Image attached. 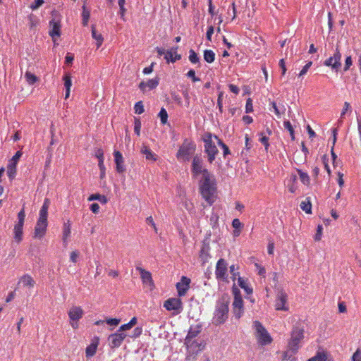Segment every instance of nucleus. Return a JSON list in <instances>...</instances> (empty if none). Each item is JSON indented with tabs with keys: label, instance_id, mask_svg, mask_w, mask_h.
Here are the masks:
<instances>
[{
	"label": "nucleus",
	"instance_id": "obj_21",
	"mask_svg": "<svg viewBox=\"0 0 361 361\" xmlns=\"http://www.w3.org/2000/svg\"><path fill=\"white\" fill-rule=\"evenodd\" d=\"M50 205V200L45 198L43 204L39 210V218L37 221L47 222L48 209Z\"/></svg>",
	"mask_w": 361,
	"mask_h": 361
},
{
	"label": "nucleus",
	"instance_id": "obj_16",
	"mask_svg": "<svg viewBox=\"0 0 361 361\" xmlns=\"http://www.w3.org/2000/svg\"><path fill=\"white\" fill-rule=\"evenodd\" d=\"M164 307L168 311H175L174 314H178L180 309V300L179 298H169L164 303Z\"/></svg>",
	"mask_w": 361,
	"mask_h": 361
},
{
	"label": "nucleus",
	"instance_id": "obj_10",
	"mask_svg": "<svg viewBox=\"0 0 361 361\" xmlns=\"http://www.w3.org/2000/svg\"><path fill=\"white\" fill-rule=\"evenodd\" d=\"M136 270H137L140 274L142 283L148 286L149 290H153L155 288V285L152 279V274L140 267H136Z\"/></svg>",
	"mask_w": 361,
	"mask_h": 361
},
{
	"label": "nucleus",
	"instance_id": "obj_11",
	"mask_svg": "<svg viewBox=\"0 0 361 361\" xmlns=\"http://www.w3.org/2000/svg\"><path fill=\"white\" fill-rule=\"evenodd\" d=\"M205 171H208L203 167V160L200 156L196 155L193 157L191 166V171L195 176L199 175L203 176Z\"/></svg>",
	"mask_w": 361,
	"mask_h": 361
},
{
	"label": "nucleus",
	"instance_id": "obj_56",
	"mask_svg": "<svg viewBox=\"0 0 361 361\" xmlns=\"http://www.w3.org/2000/svg\"><path fill=\"white\" fill-rule=\"evenodd\" d=\"M351 361H361V350L360 349H357L353 353Z\"/></svg>",
	"mask_w": 361,
	"mask_h": 361
},
{
	"label": "nucleus",
	"instance_id": "obj_54",
	"mask_svg": "<svg viewBox=\"0 0 361 361\" xmlns=\"http://www.w3.org/2000/svg\"><path fill=\"white\" fill-rule=\"evenodd\" d=\"M44 4V0H35V2L30 5L32 10H36Z\"/></svg>",
	"mask_w": 361,
	"mask_h": 361
},
{
	"label": "nucleus",
	"instance_id": "obj_60",
	"mask_svg": "<svg viewBox=\"0 0 361 361\" xmlns=\"http://www.w3.org/2000/svg\"><path fill=\"white\" fill-rule=\"evenodd\" d=\"M322 162L324 164L325 169L328 172L329 175H330L331 174V170H330V167H329V166L328 164V158H327L326 155H324L322 157Z\"/></svg>",
	"mask_w": 361,
	"mask_h": 361
},
{
	"label": "nucleus",
	"instance_id": "obj_3",
	"mask_svg": "<svg viewBox=\"0 0 361 361\" xmlns=\"http://www.w3.org/2000/svg\"><path fill=\"white\" fill-rule=\"evenodd\" d=\"M187 355L186 360H193L195 356L202 351L205 346V343L203 338H197L190 341V339H185V343Z\"/></svg>",
	"mask_w": 361,
	"mask_h": 361
},
{
	"label": "nucleus",
	"instance_id": "obj_45",
	"mask_svg": "<svg viewBox=\"0 0 361 361\" xmlns=\"http://www.w3.org/2000/svg\"><path fill=\"white\" fill-rule=\"evenodd\" d=\"M288 350L283 354V359L290 361H295V358L293 357L295 353H292V350H290L288 346Z\"/></svg>",
	"mask_w": 361,
	"mask_h": 361
},
{
	"label": "nucleus",
	"instance_id": "obj_30",
	"mask_svg": "<svg viewBox=\"0 0 361 361\" xmlns=\"http://www.w3.org/2000/svg\"><path fill=\"white\" fill-rule=\"evenodd\" d=\"M98 343H92L85 349V355L87 358L94 356L97 352Z\"/></svg>",
	"mask_w": 361,
	"mask_h": 361
},
{
	"label": "nucleus",
	"instance_id": "obj_49",
	"mask_svg": "<svg viewBox=\"0 0 361 361\" xmlns=\"http://www.w3.org/2000/svg\"><path fill=\"white\" fill-rule=\"evenodd\" d=\"M120 322L121 319L117 318H108L106 319V323L111 326H118Z\"/></svg>",
	"mask_w": 361,
	"mask_h": 361
},
{
	"label": "nucleus",
	"instance_id": "obj_40",
	"mask_svg": "<svg viewBox=\"0 0 361 361\" xmlns=\"http://www.w3.org/2000/svg\"><path fill=\"white\" fill-rule=\"evenodd\" d=\"M158 117L160 118L161 123L162 125H165L168 121V113L164 108H161L159 113L158 114Z\"/></svg>",
	"mask_w": 361,
	"mask_h": 361
},
{
	"label": "nucleus",
	"instance_id": "obj_48",
	"mask_svg": "<svg viewBox=\"0 0 361 361\" xmlns=\"http://www.w3.org/2000/svg\"><path fill=\"white\" fill-rule=\"evenodd\" d=\"M95 157L98 159L99 162L102 161L104 162V152L102 149L98 148L95 151Z\"/></svg>",
	"mask_w": 361,
	"mask_h": 361
},
{
	"label": "nucleus",
	"instance_id": "obj_57",
	"mask_svg": "<svg viewBox=\"0 0 361 361\" xmlns=\"http://www.w3.org/2000/svg\"><path fill=\"white\" fill-rule=\"evenodd\" d=\"M353 64V61H352V58L351 56H348L346 57L345 59V66H344V71H347L350 67L352 66Z\"/></svg>",
	"mask_w": 361,
	"mask_h": 361
},
{
	"label": "nucleus",
	"instance_id": "obj_20",
	"mask_svg": "<svg viewBox=\"0 0 361 361\" xmlns=\"http://www.w3.org/2000/svg\"><path fill=\"white\" fill-rule=\"evenodd\" d=\"M84 314L83 310L80 306L72 307L68 312V317L71 321L78 322Z\"/></svg>",
	"mask_w": 361,
	"mask_h": 361
},
{
	"label": "nucleus",
	"instance_id": "obj_24",
	"mask_svg": "<svg viewBox=\"0 0 361 361\" xmlns=\"http://www.w3.org/2000/svg\"><path fill=\"white\" fill-rule=\"evenodd\" d=\"M20 283H22L24 287L33 288L35 284V281L33 278L29 274H25L20 279Z\"/></svg>",
	"mask_w": 361,
	"mask_h": 361
},
{
	"label": "nucleus",
	"instance_id": "obj_33",
	"mask_svg": "<svg viewBox=\"0 0 361 361\" xmlns=\"http://www.w3.org/2000/svg\"><path fill=\"white\" fill-rule=\"evenodd\" d=\"M302 210L305 212L307 214L312 213V204L309 198H306L305 201H302L300 205Z\"/></svg>",
	"mask_w": 361,
	"mask_h": 361
},
{
	"label": "nucleus",
	"instance_id": "obj_19",
	"mask_svg": "<svg viewBox=\"0 0 361 361\" xmlns=\"http://www.w3.org/2000/svg\"><path fill=\"white\" fill-rule=\"evenodd\" d=\"M232 306L234 317L239 319L244 313L243 300L238 299L233 300Z\"/></svg>",
	"mask_w": 361,
	"mask_h": 361
},
{
	"label": "nucleus",
	"instance_id": "obj_2",
	"mask_svg": "<svg viewBox=\"0 0 361 361\" xmlns=\"http://www.w3.org/2000/svg\"><path fill=\"white\" fill-rule=\"evenodd\" d=\"M230 303V297L227 294H224L217 300L214 315L213 317V323L219 325L224 323L228 316V305Z\"/></svg>",
	"mask_w": 361,
	"mask_h": 361
},
{
	"label": "nucleus",
	"instance_id": "obj_58",
	"mask_svg": "<svg viewBox=\"0 0 361 361\" xmlns=\"http://www.w3.org/2000/svg\"><path fill=\"white\" fill-rule=\"evenodd\" d=\"M187 76L190 78L193 82L200 80V78L195 76V71L193 69H191L188 72Z\"/></svg>",
	"mask_w": 361,
	"mask_h": 361
},
{
	"label": "nucleus",
	"instance_id": "obj_34",
	"mask_svg": "<svg viewBox=\"0 0 361 361\" xmlns=\"http://www.w3.org/2000/svg\"><path fill=\"white\" fill-rule=\"evenodd\" d=\"M297 171L298 173V175L300 176V179L301 182L304 185H309L310 183V178L309 175L307 173L303 172L300 169H297Z\"/></svg>",
	"mask_w": 361,
	"mask_h": 361
},
{
	"label": "nucleus",
	"instance_id": "obj_42",
	"mask_svg": "<svg viewBox=\"0 0 361 361\" xmlns=\"http://www.w3.org/2000/svg\"><path fill=\"white\" fill-rule=\"evenodd\" d=\"M16 172V164H8V169H7V174L10 179H13L15 177Z\"/></svg>",
	"mask_w": 361,
	"mask_h": 361
},
{
	"label": "nucleus",
	"instance_id": "obj_36",
	"mask_svg": "<svg viewBox=\"0 0 361 361\" xmlns=\"http://www.w3.org/2000/svg\"><path fill=\"white\" fill-rule=\"evenodd\" d=\"M191 281L189 278L182 276V296L185 295L190 288Z\"/></svg>",
	"mask_w": 361,
	"mask_h": 361
},
{
	"label": "nucleus",
	"instance_id": "obj_43",
	"mask_svg": "<svg viewBox=\"0 0 361 361\" xmlns=\"http://www.w3.org/2000/svg\"><path fill=\"white\" fill-rule=\"evenodd\" d=\"M141 121L139 118H134V131L137 135H140V130H141Z\"/></svg>",
	"mask_w": 361,
	"mask_h": 361
},
{
	"label": "nucleus",
	"instance_id": "obj_55",
	"mask_svg": "<svg viewBox=\"0 0 361 361\" xmlns=\"http://www.w3.org/2000/svg\"><path fill=\"white\" fill-rule=\"evenodd\" d=\"M253 111L252 109V101L250 98L247 99L246 101L245 105V111L246 113H250Z\"/></svg>",
	"mask_w": 361,
	"mask_h": 361
},
{
	"label": "nucleus",
	"instance_id": "obj_53",
	"mask_svg": "<svg viewBox=\"0 0 361 361\" xmlns=\"http://www.w3.org/2000/svg\"><path fill=\"white\" fill-rule=\"evenodd\" d=\"M263 134L264 133H261L262 137L260 138L259 140L262 142V144L264 145L265 149H267L269 146V137L267 135H264Z\"/></svg>",
	"mask_w": 361,
	"mask_h": 361
},
{
	"label": "nucleus",
	"instance_id": "obj_39",
	"mask_svg": "<svg viewBox=\"0 0 361 361\" xmlns=\"http://www.w3.org/2000/svg\"><path fill=\"white\" fill-rule=\"evenodd\" d=\"M85 7H86V1H84L83 6H82L83 11H82V24L84 25H87L88 20H89L90 16V11L86 10Z\"/></svg>",
	"mask_w": 361,
	"mask_h": 361
},
{
	"label": "nucleus",
	"instance_id": "obj_8",
	"mask_svg": "<svg viewBox=\"0 0 361 361\" xmlns=\"http://www.w3.org/2000/svg\"><path fill=\"white\" fill-rule=\"evenodd\" d=\"M178 47L171 48L167 51L162 48H157V54L159 56H164L167 63L175 62L180 59V55L177 53Z\"/></svg>",
	"mask_w": 361,
	"mask_h": 361
},
{
	"label": "nucleus",
	"instance_id": "obj_4",
	"mask_svg": "<svg viewBox=\"0 0 361 361\" xmlns=\"http://www.w3.org/2000/svg\"><path fill=\"white\" fill-rule=\"evenodd\" d=\"M304 338V329L298 326L293 327L291 332V338L288 342V347L292 353H296L300 348V342Z\"/></svg>",
	"mask_w": 361,
	"mask_h": 361
},
{
	"label": "nucleus",
	"instance_id": "obj_5",
	"mask_svg": "<svg viewBox=\"0 0 361 361\" xmlns=\"http://www.w3.org/2000/svg\"><path fill=\"white\" fill-rule=\"evenodd\" d=\"M25 218V212L23 208L18 214V222L15 224L13 228V238L17 243H20L23 240V229Z\"/></svg>",
	"mask_w": 361,
	"mask_h": 361
},
{
	"label": "nucleus",
	"instance_id": "obj_63",
	"mask_svg": "<svg viewBox=\"0 0 361 361\" xmlns=\"http://www.w3.org/2000/svg\"><path fill=\"white\" fill-rule=\"evenodd\" d=\"M142 329L141 327H136L133 330V335L131 336V337L134 338H137L142 334Z\"/></svg>",
	"mask_w": 361,
	"mask_h": 361
},
{
	"label": "nucleus",
	"instance_id": "obj_26",
	"mask_svg": "<svg viewBox=\"0 0 361 361\" xmlns=\"http://www.w3.org/2000/svg\"><path fill=\"white\" fill-rule=\"evenodd\" d=\"M63 80L64 82V86L66 88L65 99H68L70 96L71 87L72 86V80L71 75L69 74H66L63 77Z\"/></svg>",
	"mask_w": 361,
	"mask_h": 361
},
{
	"label": "nucleus",
	"instance_id": "obj_22",
	"mask_svg": "<svg viewBox=\"0 0 361 361\" xmlns=\"http://www.w3.org/2000/svg\"><path fill=\"white\" fill-rule=\"evenodd\" d=\"M71 233V221L68 220L66 222L63 223V234H62V240L64 246H66L68 244V240Z\"/></svg>",
	"mask_w": 361,
	"mask_h": 361
},
{
	"label": "nucleus",
	"instance_id": "obj_18",
	"mask_svg": "<svg viewBox=\"0 0 361 361\" xmlns=\"http://www.w3.org/2000/svg\"><path fill=\"white\" fill-rule=\"evenodd\" d=\"M114 160L116 163V170L118 173H123L126 171L124 165V159L122 154L119 151H114Z\"/></svg>",
	"mask_w": 361,
	"mask_h": 361
},
{
	"label": "nucleus",
	"instance_id": "obj_27",
	"mask_svg": "<svg viewBox=\"0 0 361 361\" xmlns=\"http://www.w3.org/2000/svg\"><path fill=\"white\" fill-rule=\"evenodd\" d=\"M334 60V66H333V70H335L336 71H338L340 68L341 67V54L338 51V48L336 50V52L334 53V56H331Z\"/></svg>",
	"mask_w": 361,
	"mask_h": 361
},
{
	"label": "nucleus",
	"instance_id": "obj_13",
	"mask_svg": "<svg viewBox=\"0 0 361 361\" xmlns=\"http://www.w3.org/2000/svg\"><path fill=\"white\" fill-rule=\"evenodd\" d=\"M196 149V145L194 142L185 139L182 144V159H188L192 156Z\"/></svg>",
	"mask_w": 361,
	"mask_h": 361
},
{
	"label": "nucleus",
	"instance_id": "obj_25",
	"mask_svg": "<svg viewBox=\"0 0 361 361\" xmlns=\"http://www.w3.org/2000/svg\"><path fill=\"white\" fill-rule=\"evenodd\" d=\"M308 361H333L326 352H317V354L308 360Z\"/></svg>",
	"mask_w": 361,
	"mask_h": 361
},
{
	"label": "nucleus",
	"instance_id": "obj_29",
	"mask_svg": "<svg viewBox=\"0 0 361 361\" xmlns=\"http://www.w3.org/2000/svg\"><path fill=\"white\" fill-rule=\"evenodd\" d=\"M92 37L94 39L96 40L97 42V48L98 49L99 47H101V45L103 43V41H104V38L102 35L101 33H99L97 32L94 26H92Z\"/></svg>",
	"mask_w": 361,
	"mask_h": 361
},
{
	"label": "nucleus",
	"instance_id": "obj_23",
	"mask_svg": "<svg viewBox=\"0 0 361 361\" xmlns=\"http://www.w3.org/2000/svg\"><path fill=\"white\" fill-rule=\"evenodd\" d=\"M202 331V325L197 324L195 326H191L190 330L188 331V334L185 338V339H190V341L194 340L195 338H197L199 334Z\"/></svg>",
	"mask_w": 361,
	"mask_h": 361
},
{
	"label": "nucleus",
	"instance_id": "obj_17",
	"mask_svg": "<svg viewBox=\"0 0 361 361\" xmlns=\"http://www.w3.org/2000/svg\"><path fill=\"white\" fill-rule=\"evenodd\" d=\"M48 222H44V221H37L35 227V231H34V238L41 239L42 238L47 231Z\"/></svg>",
	"mask_w": 361,
	"mask_h": 361
},
{
	"label": "nucleus",
	"instance_id": "obj_50",
	"mask_svg": "<svg viewBox=\"0 0 361 361\" xmlns=\"http://www.w3.org/2000/svg\"><path fill=\"white\" fill-rule=\"evenodd\" d=\"M283 125H284L285 128L287 129L290 132L291 137L293 140L294 139V135H293L294 130H293V126H292L290 122L288 121H285Z\"/></svg>",
	"mask_w": 361,
	"mask_h": 361
},
{
	"label": "nucleus",
	"instance_id": "obj_15",
	"mask_svg": "<svg viewBox=\"0 0 361 361\" xmlns=\"http://www.w3.org/2000/svg\"><path fill=\"white\" fill-rule=\"evenodd\" d=\"M227 263L224 259H220L216 264L215 274L217 279H226L227 276Z\"/></svg>",
	"mask_w": 361,
	"mask_h": 361
},
{
	"label": "nucleus",
	"instance_id": "obj_9",
	"mask_svg": "<svg viewBox=\"0 0 361 361\" xmlns=\"http://www.w3.org/2000/svg\"><path fill=\"white\" fill-rule=\"evenodd\" d=\"M288 295L283 289H280L277 292L275 307L276 310L288 311V306L286 305Z\"/></svg>",
	"mask_w": 361,
	"mask_h": 361
},
{
	"label": "nucleus",
	"instance_id": "obj_1",
	"mask_svg": "<svg viewBox=\"0 0 361 361\" xmlns=\"http://www.w3.org/2000/svg\"><path fill=\"white\" fill-rule=\"evenodd\" d=\"M200 188L203 198L212 204L214 201L216 192V181L214 176L209 171H205L200 180Z\"/></svg>",
	"mask_w": 361,
	"mask_h": 361
},
{
	"label": "nucleus",
	"instance_id": "obj_52",
	"mask_svg": "<svg viewBox=\"0 0 361 361\" xmlns=\"http://www.w3.org/2000/svg\"><path fill=\"white\" fill-rule=\"evenodd\" d=\"M232 292L234 295V300H236V299L243 300L240 290L235 286H233V287L232 288Z\"/></svg>",
	"mask_w": 361,
	"mask_h": 361
},
{
	"label": "nucleus",
	"instance_id": "obj_37",
	"mask_svg": "<svg viewBox=\"0 0 361 361\" xmlns=\"http://www.w3.org/2000/svg\"><path fill=\"white\" fill-rule=\"evenodd\" d=\"M204 59L207 63H212L215 59V53L212 50H205L204 51Z\"/></svg>",
	"mask_w": 361,
	"mask_h": 361
},
{
	"label": "nucleus",
	"instance_id": "obj_44",
	"mask_svg": "<svg viewBox=\"0 0 361 361\" xmlns=\"http://www.w3.org/2000/svg\"><path fill=\"white\" fill-rule=\"evenodd\" d=\"M134 110L136 114H142L145 111L144 105L142 101H139L135 103Z\"/></svg>",
	"mask_w": 361,
	"mask_h": 361
},
{
	"label": "nucleus",
	"instance_id": "obj_38",
	"mask_svg": "<svg viewBox=\"0 0 361 361\" xmlns=\"http://www.w3.org/2000/svg\"><path fill=\"white\" fill-rule=\"evenodd\" d=\"M200 258L201 259V261L202 262V264H204L206 263L209 258V247H202L201 251H200Z\"/></svg>",
	"mask_w": 361,
	"mask_h": 361
},
{
	"label": "nucleus",
	"instance_id": "obj_51",
	"mask_svg": "<svg viewBox=\"0 0 361 361\" xmlns=\"http://www.w3.org/2000/svg\"><path fill=\"white\" fill-rule=\"evenodd\" d=\"M98 166L100 170V178L102 179H103L106 176V168H105L104 162L99 161L98 163Z\"/></svg>",
	"mask_w": 361,
	"mask_h": 361
},
{
	"label": "nucleus",
	"instance_id": "obj_7",
	"mask_svg": "<svg viewBox=\"0 0 361 361\" xmlns=\"http://www.w3.org/2000/svg\"><path fill=\"white\" fill-rule=\"evenodd\" d=\"M254 326L257 332L258 341L260 344L267 345L271 342V336L259 322L255 321L254 322Z\"/></svg>",
	"mask_w": 361,
	"mask_h": 361
},
{
	"label": "nucleus",
	"instance_id": "obj_32",
	"mask_svg": "<svg viewBox=\"0 0 361 361\" xmlns=\"http://www.w3.org/2000/svg\"><path fill=\"white\" fill-rule=\"evenodd\" d=\"M87 200L88 201H93V200H98L102 204H106L107 202H108V199L106 196L104 195H102L99 193H95V194H92L88 198H87Z\"/></svg>",
	"mask_w": 361,
	"mask_h": 361
},
{
	"label": "nucleus",
	"instance_id": "obj_14",
	"mask_svg": "<svg viewBox=\"0 0 361 361\" xmlns=\"http://www.w3.org/2000/svg\"><path fill=\"white\" fill-rule=\"evenodd\" d=\"M50 30L49 34L54 40L56 42V38L61 36V22L60 20L52 19L49 22Z\"/></svg>",
	"mask_w": 361,
	"mask_h": 361
},
{
	"label": "nucleus",
	"instance_id": "obj_35",
	"mask_svg": "<svg viewBox=\"0 0 361 361\" xmlns=\"http://www.w3.org/2000/svg\"><path fill=\"white\" fill-rule=\"evenodd\" d=\"M238 285L241 288L244 289L247 294L252 293V288L249 286L247 283L241 277L238 278Z\"/></svg>",
	"mask_w": 361,
	"mask_h": 361
},
{
	"label": "nucleus",
	"instance_id": "obj_6",
	"mask_svg": "<svg viewBox=\"0 0 361 361\" xmlns=\"http://www.w3.org/2000/svg\"><path fill=\"white\" fill-rule=\"evenodd\" d=\"M204 142V152L207 154L208 161L212 164L218 153L217 147L212 140V134L209 133L203 138Z\"/></svg>",
	"mask_w": 361,
	"mask_h": 361
},
{
	"label": "nucleus",
	"instance_id": "obj_59",
	"mask_svg": "<svg viewBox=\"0 0 361 361\" xmlns=\"http://www.w3.org/2000/svg\"><path fill=\"white\" fill-rule=\"evenodd\" d=\"M323 228L322 225H318L317 229V233L314 236V240L318 241L321 240L322 237V232Z\"/></svg>",
	"mask_w": 361,
	"mask_h": 361
},
{
	"label": "nucleus",
	"instance_id": "obj_12",
	"mask_svg": "<svg viewBox=\"0 0 361 361\" xmlns=\"http://www.w3.org/2000/svg\"><path fill=\"white\" fill-rule=\"evenodd\" d=\"M126 336V334L121 333L117 331L116 333L111 334L108 337L109 345L111 348H116L120 347Z\"/></svg>",
	"mask_w": 361,
	"mask_h": 361
},
{
	"label": "nucleus",
	"instance_id": "obj_64",
	"mask_svg": "<svg viewBox=\"0 0 361 361\" xmlns=\"http://www.w3.org/2000/svg\"><path fill=\"white\" fill-rule=\"evenodd\" d=\"M232 226L234 228L238 229L240 228L243 226V224L238 219H234L232 222Z\"/></svg>",
	"mask_w": 361,
	"mask_h": 361
},
{
	"label": "nucleus",
	"instance_id": "obj_62",
	"mask_svg": "<svg viewBox=\"0 0 361 361\" xmlns=\"http://www.w3.org/2000/svg\"><path fill=\"white\" fill-rule=\"evenodd\" d=\"M79 256V253L77 251H73L70 255V259L72 262L76 263L78 261V258Z\"/></svg>",
	"mask_w": 361,
	"mask_h": 361
},
{
	"label": "nucleus",
	"instance_id": "obj_31",
	"mask_svg": "<svg viewBox=\"0 0 361 361\" xmlns=\"http://www.w3.org/2000/svg\"><path fill=\"white\" fill-rule=\"evenodd\" d=\"M137 323V318L135 317H133L130 322L127 324L121 325L118 329V332L123 333V331L130 329L133 326H134Z\"/></svg>",
	"mask_w": 361,
	"mask_h": 361
},
{
	"label": "nucleus",
	"instance_id": "obj_41",
	"mask_svg": "<svg viewBox=\"0 0 361 361\" xmlns=\"http://www.w3.org/2000/svg\"><path fill=\"white\" fill-rule=\"evenodd\" d=\"M25 78L26 79V81L30 85H33L35 83L37 80V78L36 75H35L33 73L27 71L25 74Z\"/></svg>",
	"mask_w": 361,
	"mask_h": 361
},
{
	"label": "nucleus",
	"instance_id": "obj_47",
	"mask_svg": "<svg viewBox=\"0 0 361 361\" xmlns=\"http://www.w3.org/2000/svg\"><path fill=\"white\" fill-rule=\"evenodd\" d=\"M159 85V79L157 78L150 79L147 82V85L149 90L155 88Z\"/></svg>",
	"mask_w": 361,
	"mask_h": 361
},
{
	"label": "nucleus",
	"instance_id": "obj_46",
	"mask_svg": "<svg viewBox=\"0 0 361 361\" xmlns=\"http://www.w3.org/2000/svg\"><path fill=\"white\" fill-rule=\"evenodd\" d=\"M189 53H190V55H189L190 61L192 63H198L200 61V59H199L197 54H196V52L193 49H190Z\"/></svg>",
	"mask_w": 361,
	"mask_h": 361
},
{
	"label": "nucleus",
	"instance_id": "obj_61",
	"mask_svg": "<svg viewBox=\"0 0 361 361\" xmlns=\"http://www.w3.org/2000/svg\"><path fill=\"white\" fill-rule=\"evenodd\" d=\"M223 95H224V93L222 92H221L219 94L218 99H217V106L219 107L220 112H222V109H223V104H222Z\"/></svg>",
	"mask_w": 361,
	"mask_h": 361
},
{
	"label": "nucleus",
	"instance_id": "obj_28",
	"mask_svg": "<svg viewBox=\"0 0 361 361\" xmlns=\"http://www.w3.org/2000/svg\"><path fill=\"white\" fill-rule=\"evenodd\" d=\"M141 153L145 156L146 159L155 161L156 154L146 145H143L141 148Z\"/></svg>",
	"mask_w": 361,
	"mask_h": 361
}]
</instances>
